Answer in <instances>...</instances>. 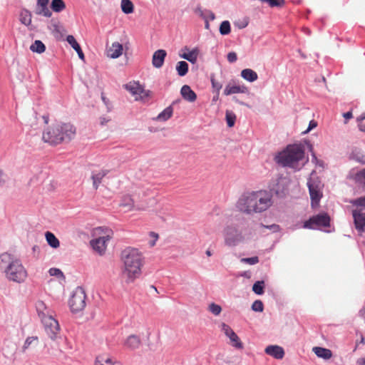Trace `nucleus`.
<instances>
[{"mask_svg": "<svg viewBox=\"0 0 365 365\" xmlns=\"http://www.w3.org/2000/svg\"><path fill=\"white\" fill-rule=\"evenodd\" d=\"M123 45L118 42H114L108 51V56L111 58H117L122 55Z\"/></svg>", "mask_w": 365, "mask_h": 365, "instance_id": "obj_20", "label": "nucleus"}, {"mask_svg": "<svg viewBox=\"0 0 365 365\" xmlns=\"http://www.w3.org/2000/svg\"><path fill=\"white\" fill-rule=\"evenodd\" d=\"M6 279L16 283L24 282L27 272L19 259H14L4 272Z\"/></svg>", "mask_w": 365, "mask_h": 365, "instance_id": "obj_6", "label": "nucleus"}, {"mask_svg": "<svg viewBox=\"0 0 365 365\" xmlns=\"http://www.w3.org/2000/svg\"><path fill=\"white\" fill-rule=\"evenodd\" d=\"M260 226L272 230V232H277L280 230L279 226L278 225H276V224H272V225H264L262 223H261Z\"/></svg>", "mask_w": 365, "mask_h": 365, "instance_id": "obj_56", "label": "nucleus"}, {"mask_svg": "<svg viewBox=\"0 0 365 365\" xmlns=\"http://www.w3.org/2000/svg\"><path fill=\"white\" fill-rule=\"evenodd\" d=\"M241 76L248 82L252 83L257 80V73L251 68H245L241 71Z\"/></svg>", "mask_w": 365, "mask_h": 365, "instance_id": "obj_26", "label": "nucleus"}, {"mask_svg": "<svg viewBox=\"0 0 365 365\" xmlns=\"http://www.w3.org/2000/svg\"><path fill=\"white\" fill-rule=\"evenodd\" d=\"M195 13L200 16L204 21H205V19H207V21H212L215 19V15L212 11L202 9L200 6L195 9Z\"/></svg>", "mask_w": 365, "mask_h": 365, "instance_id": "obj_24", "label": "nucleus"}, {"mask_svg": "<svg viewBox=\"0 0 365 365\" xmlns=\"http://www.w3.org/2000/svg\"><path fill=\"white\" fill-rule=\"evenodd\" d=\"M304 144L307 145V147L309 149V151L311 153L312 155V161L314 163H318L319 160L314 151V147L313 145L311 143V142L308 140H304Z\"/></svg>", "mask_w": 365, "mask_h": 365, "instance_id": "obj_46", "label": "nucleus"}, {"mask_svg": "<svg viewBox=\"0 0 365 365\" xmlns=\"http://www.w3.org/2000/svg\"><path fill=\"white\" fill-rule=\"evenodd\" d=\"M180 94L183 99L192 103L196 101L197 95L188 85H184L180 89Z\"/></svg>", "mask_w": 365, "mask_h": 365, "instance_id": "obj_17", "label": "nucleus"}, {"mask_svg": "<svg viewBox=\"0 0 365 365\" xmlns=\"http://www.w3.org/2000/svg\"><path fill=\"white\" fill-rule=\"evenodd\" d=\"M95 365H114L112 360L103 356L96 357Z\"/></svg>", "mask_w": 365, "mask_h": 365, "instance_id": "obj_47", "label": "nucleus"}, {"mask_svg": "<svg viewBox=\"0 0 365 365\" xmlns=\"http://www.w3.org/2000/svg\"><path fill=\"white\" fill-rule=\"evenodd\" d=\"M123 259L128 277L131 279L137 278L140 274L142 257L137 250H125Z\"/></svg>", "mask_w": 365, "mask_h": 365, "instance_id": "obj_4", "label": "nucleus"}, {"mask_svg": "<svg viewBox=\"0 0 365 365\" xmlns=\"http://www.w3.org/2000/svg\"><path fill=\"white\" fill-rule=\"evenodd\" d=\"M241 262L249 264L251 265L255 264L259 262V257L257 256L252 257H246V258H242Z\"/></svg>", "mask_w": 365, "mask_h": 365, "instance_id": "obj_53", "label": "nucleus"}, {"mask_svg": "<svg viewBox=\"0 0 365 365\" xmlns=\"http://www.w3.org/2000/svg\"><path fill=\"white\" fill-rule=\"evenodd\" d=\"M252 309L255 312H262L264 310V304L261 300H255L252 304Z\"/></svg>", "mask_w": 365, "mask_h": 365, "instance_id": "obj_51", "label": "nucleus"}, {"mask_svg": "<svg viewBox=\"0 0 365 365\" xmlns=\"http://www.w3.org/2000/svg\"><path fill=\"white\" fill-rule=\"evenodd\" d=\"M224 235L225 245L229 247L236 246L243 240L241 232L234 226H227L225 229Z\"/></svg>", "mask_w": 365, "mask_h": 365, "instance_id": "obj_9", "label": "nucleus"}, {"mask_svg": "<svg viewBox=\"0 0 365 365\" xmlns=\"http://www.w3.org/2000/svg\"><path fill=\"white\" fill-rule=\"evenodd\" d=\"M262 2H266L271 7H281L284 4V0H259Z\"/></svg>", "mask_w": 365, "mask_h": 365, "instance_id": "obj_49", "label": "nucleus"}, {"mask_svg": "<svg viewBox=\"0 0 365 365\" xmlns=\"http://www.w3.org/2000/svg\"><path fill=\"white\" fill-rule=\"evenodd\" d=\"M140 344L141 341L139 336L135 334L130 335L125 341V345L131 350L138 349Z\"/></svg>", "mask_w": 365, "mask_h": 365, "instance_id": "obj_23", "label": "nucleus"}, {"mask_svg": "<svg viewBox=\"0 0 365 365\" xmlns=\"http://www.w3.org/2000/svg\"><path fill=\"white\" fill-rule=\"evenodd\" d=\"M270 195L266 191L252 192L244 194L237 202V207L247 214L262 212L272 205Z\"/></svg>", "mask_w": 365, "mask_h": 365, "instance_id": "obj_1", "label": "nucleus"}, {"mask_svg": "<svg viewBox=\"0 0 365 365\" xmlns=\"http://www.w3.org/2000/svg\"><path fill=\"white\" fill-rule=\"evenodd\" d=\"M227 58L230 63H235L237 60V53L234 51H231L227 53Z\"/></svg>", "mask_w": 365, "mask_h": 365, "instance_id": "obj_57", "label": "nucleus"}, {"mask_svg": "<svg viewBox=\"0 0 365 365\" xmlns=\"http://www.w3.org/2000/svg\"><path fill=\"white\" fill-rule=\"evenodd\" d=\"M150 235L154 238V240L150 241L149 244L150 247H153L155 245V242L158 238V235L154 232H150Z\"/></svg>", "mask_w": 365, "mask_h": 365, "instance_id": "obj_60", "label": "nucleus"}, {"mask_svg": "<svg viewBox=\"0 0 365 365\" xmlns=\"http://www.w3.org/2000/svg\"><path fill=\"white\" fill-rule=\"evenodd\" d=\"M364 120H365V113H363L361 115H360L359 116H358L356 118V121L360 123Z\"/></svg>", "mask_w": 365, "mask_h": 365, "instance_id": "obj_62", "label": "nucleus"}, {"mask_svg": "<svg viewBox=\"0 0 365 365\" xmlns=\"http://www.w3.org/2000/svg\"><path fill=\"white\" fill-rule=\"evenodd\" d=\"M265 283L264 280L256 281L252 285V291L257 295H262L264 293Z\"/></svg>", "mask_w": 365, "mask_h": 365, "instance_id": "obj_36", "label": "nucleus"}, {"mask_svg": "<svg viewBox=\"0 0 365 365\" xmlns=\"http://www.w3.org/2000/svg\"><path fill=\"white\" fill-rule=\"evenodd\" d=\"M285 150L276 157L277 163L283 167H288L295 170H299L307 162L303 163L300 166L299 163L304 158L305 149L302 143L288 145Z\"/></svg>", "mask_w": 365, "mask_h": 365, "instance_id": "obj_3", "label": "nucleus"}, {"mask_svg": "<svg viewBox=\"0 0 365 365\" xmlns=\"http://www.w3.org/2000/svg\"><path fill=\"white\" fill-rule=\"evenodd\" d=\"M343 116L346 120L351 119L353 117L351 111L344 113Z\"/></svg>", "mask_w": 365, "mask_h": 365, "instance_id": "obj_61", "label": "nucleus"}, {"mask_svg": "<svg viewBox=\"0 0 365 365\" xmlns=\"http://www.w3.org/2000/svg\"><path fill=\"white\" fill-rule=\"evenodd\" d=\"M352 217L354 224L358 233L361 235L365 232V212L361 209H356L352 210Z\"/></svg>", "mask_w": 365, "mask_h": 365, "instance_id": "obj_12", "label": "nucleus"}, {"mask_svg": "<svg viewBox=\"0 0 365 365\" xmlns=\"http://www.w3.org/2000/svg\"><path fill=\"white\" fill-rule=\"evenodd\" d=\"M219 31L221 35H228L231 31V26L230 21L227 20L223 21L220 25Z\"/></svg>", "mask_w": 365, "mask_h": 365, "instance_id": "obj_40", "label": "nucleus"}, {"mask_svg": "<svg viewBox=\"0 0 365 365\" xmlns=\"http://www.w3.org/2000/svg\"><path fill=\"white\" fill-rule=\"evenodd\" d=\"M358 127H359V130H361L362 132H365V124L359 123L358 125Z\"/></svg>", "mask_w": 365, "mask_h": 365, "instance_id": "obj_64", "label": "nucleus"}, {"mask_svg": "<svg viewBox=\"0 0 365 365\" xmlns=\"http://www.w3.org/2000/svg\"><path fill=\"white\" fill-rule=\"evenodd\" d=\"M173 113V108L172 105L168 106L162 112H160L157 116V120L160 121H166L171 118Z\"/></svg>", "mask_w": 365, "mask_h": 365, "instance_id": "obj_31", "label": "nucleus"}, {"mask_svg": "<svg viewBox=\"0 0 365 365\" xmlns=\"http://www.w3.org/2000/svg\"><path fill=\"white\" fill-rule=\"evenodd\" d=\"M48 245L52 248H58L60 245L59 240L52 232L47 231L45 234Z\"/></svg>", "mask_w": 365, "mask_h": 365, "instance_id": "obj_29", "label": "nucleus"}, {"mask_svg": "<svg viewBox=\"0 0 365 365\" xmlns=\"http://www.w3.org/2000/svg\"><path fill=\"white\" fill-rule=\"evenodd\" d=\"M124 88L133 95H140L143 93V88L138 83H129L124 86Z\"/></svg>", "mask_w": 365, "mask_h": 365, "instance_id": "obj_27", "label": "nucleus"}, {"mask_svg": "<svg viewBox=\"0 0 365 365\" xmlns=\"http://www.w3.org/2000/svg\"><path fill=\"white\" fill-rule=\"evenodd\" d=\"M357 365H365V358H359L356 361Z\"/></svg>", "mask_w": 365, "mask_h": 365, "instance_id": "obj_63", "label": "nucleus"}, {"mask_svg": "<svg viewBox=\"0 0 365 365\" xmlns=\"http://www.w3.org/2000/svg\"><path fill=\"white\" fill-rule=\"evenodd\" d=\"M48 272L51 276H56L57 277L63 276L62 271L58 268H51Z\"/></svg>", "mask_w": 365, "mask_h": 365, "instance_id": "obj_54", "label": "nucleus"}, {"mask_svg": "<svg viewBox=\"0 0 365 365\" xmlns=\"http://www.w3.org/2000/svg\"><path fill=\"white\" fill-rule=\"evenodd\" d=\"M265 354L276 359H282L284 356V349L278 345H269L264 349Z\"/></svg>", "mask_w": 365, "mask_h": 365, "instance_id": "obj_14", "label": "nucleus"}, {"mask_svg": "<svg viewBox=\"0 0 365 365\" xmlns=\"http://www.w3.org/2000/svg\"><path fill=\"white\" fill-rule=\"evenodd\" d=\"M50 9L56 13H60L66 9V4L63 0H51Z\"/></svg>", "mask_w": 365, "mask_h": 365, "instance_id": "obj_30", "label": "nucleus"}, {"mask_svg": "<svg viewBox=\"0 0 365 365\" xmlns=\"http://www.w3.org/2000/svg\"><path fill=\"white\" fill-rule=\"evenodd\" d=\"M350 203L355 207H365V195L350 200Z\"/></svg>", "mask_w": 365, "mask_h": 365, "instance_id": "obj_48", "label": "nucleus"}, {"mask_svg": "<svg viewBox=\"0 0 365 365\" xmlns=\"http://www.w3.org/2000/svg\"><path fill=\"white\" fill-rule=\"evenodd\" d=\"M50 0H37L35 8V14L38 16L50 18L52 16V11L48 7Z\"/></svg>", "mask_w": 365, "mask_h": 365, "instance_id": "obj_13", "label": "nucleus"}, {"mask_svg": "<svg viewBox=\"0 0 365 365\" xmlns=\"http://www.w3.org/2000/svg\"><path fill=\"white\" fill-rule=\"evenodd\" d=\"M104 177L105 174L103 173H93L91 178L93 180V186L95 190H97L98 188V186Z\"/></svg>", "mask_w": 365, "mask_h": 365, "instance_id": "obj_43", "label": "nucleus"}, {"mask_svg": "<svg viewBox=\"0 0 365 365\" xmlns=\"http://www.w3.org/2000/svg\"><path fill=\"white\" fill-rule=\"evenodd\" d=\"M307 187L309 192L311 198L312 207H316L319 205V201L322 197V193L317 184L309 180L307 182Z\"/></svg>", "mask_w": 365, "mask_h": 365, "instance_id": "obj_11", "label": "nucleus"}, {"mask_svg": "<svg viewBox=\"0 0 365 365\" xmlns=\"http://www.w3.org/2000/svg\"><path fill=\"white\" fill-rule=\"evenodd\" d=\"M225 120L227 125L229 128H232L235 125L236 120V115L230 110H226Z\"/></svg>", "mask_w": 365, "mask_h": 365, "instance_id": "obj_41", "label": "nucleus"}, {"mask_svg": "<svg viewBox=\"0 0 365 365\" xmlns=\"http://www.w3.org/2000/svg\"><path fill=\"white\" fill-rule=\"evenodd\" d=\"M30 50L34 53H42L46 51V46L41 41L35 40L30 46Z\"/></svg>", "mask_w": 365, "mask_h": 365, "instance_id": "obj_33", "label": "nucleus"}, {"mask_svg": "<svg viewBox=\"0 0 365 365\" xmlns=\"http://www.w3.org/2000/svg\"><path fill=\"white\" fill-rule=\"evenodd\" d=\"M235 93H249V90L247 86H230V84L225 86L224 90V95L230 96Z\"/></svg>", "mask_w": 365, "mask_h": 365, "instance_id": "obj_16", "label": "nucleus"}, {"mask_svg": "<svg viewBox=\"0 0 365 365\" xmlns=\"http://www.w3.org/2000/svg\"><path fill=\"white\" fill-rule=\"evenodd\" d=\"M121 9L124 14H130L133 12V4L130 0H121Z\"/></svg>", "mask_w": 365, "mask_h": 365, "instance_id": "obj_37", "label": "nucleus"}, {"mask_svg": "<svg viewBox=\"0 0 365 365\" xmlns=\"http://www.w3.org/2000/svg\"><path fill=\"white\" fill-rule=\"evenodd\" d=\"M290 179L283 175H278L276 178H273L269 182L268 194L272 199V196L278 198H283L288 192Z\"/></svg>", "mask_w": 365, "mask_h": 365, "instance_id": "obj_5", "label": "nucleus"}, {"mask_svg": "<svg viewBox=\"0 0 365 365\" xmlns=\"http://www.w3.org/2000/svg\"><path fill=\"white\" fill-rule=\"evenodd\" d=\"M198 49L197 48H193L188 53H183L181 55V58L186 59L191 63H195L197 61V56H198Z\"/></svg>", "mask_w": 365, "mask_h": 365, "instance_id": "obj_35", "label": "nucleus"}, {"mask_svg": "<svg viewBox=\"0 0 365 365\" xmlns=\"http://www.w3.org/2000/svg\"><path fill=\"white\" fill-rule=\"evenodd\" d=\"M133 200L131 197L126 195L123 197L120 205L130 210L133 207Z\"/></svg>", "mask_w": 365, "mask_h": 365, "instance_id": "obj_44", "label": "nucleus"}, {"mask_svg": "<svg viewBox=\"0 0 365 365\" xmlns=\"http://www.w3.org/2000/svg\"><path fill=\"white\" fill-rule=\"evenodd\" d=\"M167 53L163 49H158L154 52L152 58L153 66L156 68H160L163 66Z\"/></svg>", "mask_w": 365, "mask_h": 365, "instance_id": "obj_15", "label": "nucleus"}, {"mask_svg": "<svg viewBox=\"0 0 365 365\" xmlns=\"http://www.w3.org/2000/svg\"><path fill=\"white\" fill-rule=\"evenodd\" d=\"M231 342H232V346L237 349H242L243 344L240 341V338L237 335L235 332L231 333V335L228 337Z\"/></svg>", "mask_w": 365, "mask_h": 365, "instance_id": "obj_42", "label": "nucleus"}, {"mask_svg": "<svg viewBox=\"0 0 365 365\" xmlns=\"http://www.w3.org/2000/svg\"><path fill=\"white\" fill-rule=\"evenodd\" d=\"M51 26L53 27L52 33H53L54 37L57 40H61L63 37V34L61 32V27L59 26L58 23L53 19H51Z\"/></svg>", "mask_w": 365, "mask_h": 365, "instance_id": "obj_38", "label": "nucleus"}, {"mask_svg": "<svg viewBox=\"0 0 365 365\" xmlns=\"http://www.w3.org/2000/svg\"><path fill=\"white\" fill-rule=\"evenodd\" d=\"M38 343V337L37 336H29L26 339L24 346L22 347V351L24 352L26 349H28L33 343Z\"/></svg>", "mask_w": 365, "mask_h": 365, "instance_id": "obj_45", "label": "nucleus"}, {"mask_svg": "<svg viewBox=\"0 0 365 365\" xmlns=\"http://www.w3.org/2000/svg\"><path fill=\"white\" fill-rule=\"evenodd\" d=\"M210 81H211L212 88L216 92V98H218L220 91L222 88V83L215 79L214 74H211Z\"/></svg>", "mask_w": 365, "mask_h": 365, "instance_id": "obj_39", "label": "nucleus"}, {"mask_svg": "<svg viewBox=\"0 0 365 365\" xmlns=\"http://www.w3.org/2000/svg\"><path fill=\"white\" fill-rule=\"evenodd\" d=\"M189 65L186 61H180L177 63L176 71L178 76L181 77L185 76L187 73Z\"/></svg>", "mask_w": 365, "mask_h": 365, "instance_id": "obj_32", "label": "nucleus"}, {"mask_svg": "<svg viewBox=\"0 0 365 365\" xmlns=\"http://www.w3.org/2000/svg\"><path fill=\"white\" fill-rule=\"evenodd\" d=\"M66 41L76 51L80 59L84 60L85 56L81 49L80 44L77 42L75 37L72 35H68Z\"/></svg>", "mask_w": 365, "mask_h": 365, "instance_id": "obj_19", "label": "nucleus"}, {"mask_svg": "<svg viewBox=\"0 0 365 365\" xmlns=\"http://www.w3.org/2000/svg\"><path fill=\"white\" fill-rule=\"evenodd\" d=\"M331 218L328 213L323 212L309 218L304 223V227L311 230L317 229L320 227H329Z\"/></svg>", "mask_w": 365, "mask_h": 365, "instance_id": "obj_7", "label": "nucleus"}, {"mask_svg": "<svg viewBox=\"0 0 365 365\" xmlns=\"http://www.w3.org/2000/svg\"><path fill=\"white\" fill-rule=\"evenodd\" d=\"M317 126V123L312 120L311 121H309V125H308V128L304 132V133H309L310 130H312V129H314V128H316Z\"/></svg>", "mask_w": 365, "mask_h": 365, "instance_id": "obj_59", "label": "nucleus"}, {"mask_svg": "<svg viewBox=\"0 0 365 365\" xmlns=\"http://www.w3.org/2000/svg\"><path fill=\"white\" fill-rule=\"evenodd\" d=\"M101 99L103 102L104 103L105 106L107 108L108 111H110L112 109V106L109 101V100L103 95V93L101 94Z\"/></svg>", "mask_w": 365, "mask_h": 365, "instance_id": "obj_58", "label": "nucleus"}, {"mask_svg": "<svg viewBox=\"0 0 365 365\" xmlns=\"http://www.w3.org/2000/svg\"><path fill=\"white\" fill-rule=\"evenodd\" d=\"M349 158L350 159L354 160L358 163L365 164V155L360 149L357 148H355L352 150Z\"/></svg>", "mask_w": 365, "mask_h": 365, "instance_id": "obj_28", "label": "nucleus"}, {"mask_svg": "<svg viewBox=\"0 0 365 365\" xmlns=\"http://www.w3.org/2000/svg\"><path fill=\"white\" fill-rule=\"evenodd\" d=\"M36 311L39 316L45 317L46 313L44 311L47 309L45 303L43 301H38L36 303Z\"/></svg>", "mask_w": 365, "mask_h": 365, "instance_id": "obj_50", "label": "nucleus"}, {"mask_svg": "<svg viewBox=\"0 0 365 365\" xmlns=\"http://www.w3.org/2000/svg\"><path fill=\"white\" fill-rule=\"evenodd\" d=\"M222 330L224 331L225 334L229 337V336L231 335V333H234L235 331L231 329V327L225 324V323H222Z\"/></svg>", "mask_w": 365, "mask_h": 365, "instance_id": "obj_55", "label": "nucleus"}, {"mask_svg": "<svg viewBox=\"0 0 365 365\" xmlns=\"http://www.w3.org/2000/svg\"><path fill=\"white\" fill-rule=\"evenodd\" d=\"M31 13L28 9H23L20 14V21L24 25L29 26L31 24Z\"/></svg>", "mask_w": 365, "mask_h": 365, "instance_id": "obj_34", "label": "nucleus"}, {"mask_svg": "<svg viewBox=\"0 0 365 365\" xmlns=\"http://www.w3.org/2000/svg\"><path fill=\"white\" fill-rule=\"evenodd\" d=\"M43 322L45 325V329L51 339H55L60 330L59 324L57 320L53 319L51 316L44 318Z\"/></svg>", "mask_w": 365, "mask_h": 365, "instance_id": "obj_10", "label": "nucleus"}, {"mask_svg": "<svg viewBox=\"0 0 365 365\" xmlns=\"http://www.w3.org/2000/svg\"><path fill=\"white\" fill-rule=\"evenodd\" d=\"M76 134V128L71 123H56L48 126L43 133V140L51 145L68 143Z\"/></svg>", "mask_w": 365, "mask_h": 365, "instance_id": "obj_2", "label": "nucleus"}, {"mask_svg": "<svg viewBox=\"0 0 365 365\" xmlns=\"http://www.w3.org/2000/svg\"><path fill=\"white\" fill-rule=\"evenodd\" d=\"M86 292L84 289L78 287L69 299V306L73 313H77L86 307Z\"/></svg>", "mask_w": 365, "mask_h": 365, "instance_id": "obj_8", "label": "nucleus"}, {"mask_svg": "<svg viewBox=\"0 0 365 365\" xmlns=\"http://www.w3.org/2000/svg\"><path fill=\"white\" fill-rule=\"evenodd\" d=\"M106 237H98L91 241V245L93 249L100 254H102L106 250Z\"/></svg>", "mask_w": 365, "mask_h": 365, "instance_id": "obj_21", "label": "nucleus"}, {"mask_svg": "<svg viewBox=\"0 0 365 365\" xmlns=\"http://www.w3.org/2000/svg\"><path fill=\"white\" fill-rule=\"evenodd\" d=\"M209 310L215 316H217L220 314L222 311V308L220 305L212 303L209 307Z\"/></svg>", "mask_w": 365, "mask_h": 365, "instance_id": "obj_52", "label": "nucleus"}, {"mask_svg": "<svg viewBox=\"0 0 365 365\" xmlns=\"http://www.w3.org/2000/svg\"><path fill=\"white\" fill-rule=\"evenodd\" d=\"M348 178L354 180L356 183L365 186V169L359 171L352 170L349 172Z\"/></svg>", "mask_w": 365, "mask_h": 365, "instance_id": "obj_18", "label": "nucleus"}, {"mask_svg": "<svg viewBox=\"0 0 365 365\" xmlns=\"http://www.w3.org/2000/svg\"><path fill=\"white\" fill-rule=\"evenodd\" d=\"M313 351L317 355V356L325 360L329 359L332 356L331 351L327 348L315 346L313 348Z\"/></svg>", "mask_w": 365, "mask_h": 365, "instance_id": "obj_25", "label": "nucleus"}, {"mask_svg": "<svg viewBox=\"0 0 365 365\" xmlns=\"http://www.w3.org/2000/svg\"><path fill=\"white\" fill-rule=\"evenodd\" d=\"M15 258L10 254L4 252L0 255V271L4 272Z\"/></svg>", "mask_w": 365, "mask_h": 365, "instance_id": "obj_22", "label": "nucleus"}]
</instances>
